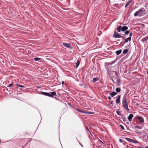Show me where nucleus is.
I'll return each mask as SVG.
<instances>
[{"label": "nucleus", "instance_id": "obj_1", "mask_svg": "<svg viewBox=\"0 0 148 148\" xmlns=\"http://www.w3.org/2000/svg\"><path fill=\"white\" fill-rule=\"evenodd\" d=\"M145 12V10L144 8H141L136 11L134 14L135 16H138L141 17L144 15Z\"/></svg>", "mask_w": 148, "mask_h": 148}, {"label": "nucleus", "instance_id": "obj_2", "mask_svg": "<svg viewBox=\"0 0 148 148\" xmlns=\"http://www.w3.org/2000/svg\"><path fill=\"white\" fill-rule=\"evenodd\" d=\"M122 106L123 108L127 111H128L130 110L128 108V103L125 97H123L122 99Z\"/></svg>", "mask_w": 148, "mask_h": 148}, {"label": "nucleus", "instance_id": "obj_3", "mask_svg": "<svg viewBox=\"0 0 148 148\" xmlns=\"http://www.w3.org/2000/svg\"><path fill=\"white\" fill-rule=\"evenodd\" d=\"M128 29L127 27L125 26H123L122 27L121 26H119L117 28L116 30L118 32H120L121 31L123 32L126 30Z\"/></svg>", "mask_w": 148, "mask_h": 148}, {"label": "nucleus", "instance_id": "obj_4", "mask_svg": "<svg viewBox=\"0 0 148 148\" xmlns=\"http://www.w3.org/2000/svg\"><path fill=\"white\" fill-rule=\"evenodd\" d=\"M113 36L115 38H124L123 36H121L120 34L116 32V31L114 32Z\"/></svg>", "mask_w": 148, "mask_h": 148}, {"label": "nucleus", "instance_id": "obj_5", "mask_svg": "<svg viewBox=\"0 0 148 148\" xmlns=\"http://www.w3.org/2000/svg\"><path fill=\"white\" fill-rule=\"evenodd\" d=\"M63 45L67 48H71V45L69 43H66V42H63L62 43Z\"/></svg>", "mask_w": 148, "mask_h": 148}, {"label": "nucleus", "instance_id": "obj_6", "mask_svg": "<svg viewBox=\"0 0 148 148\" xmlns=\"http://www.w3.org/2000/svg\"><path fill=\"white\" fill-rule=\"evenodd\" d=\"M120 98L121 96L120 95H119L116 100V103L117 104H118L120 102Z\"/></svg>", "mask_w": 148, "mask_h": 148}, {"label": "nucleus", "instance_id": "obj_7", "mask_svg": "<svg viewBox=\"0 0 148 148\" xmlns=\"http://www.w3.org/2000/svg\"><path fill=\"white\" fill-rule=\"evenodd\" d=\"M138 119L140 123H143L144 121V119L142 117L140 116L138 117Z\"/></svg>", "mask_w": 148, "mask_h": 148}, {"label": "nucleus", "instance_id": "obj_8", "mask_svg": "<svg viewBox=\"0 0 148 148\" xmlns=\"http://www.w3.org/2000/svg\"><path fill=\"white\" fill-rule=\"evenodd\" d=\"M133 116V115L132 114H130L127 117L128 120L130 121H131L132 120V118Z\"/></svg>", "mask_w": 148, "mask_h": 148}, {"label": "nucleus", "instance_id": "obj_9", "mask_svg": "<svg viewBox=\"0 0 148 148\" xmlns=\"http://www.w3.org/2000/svg\"><path fill=\"white\" fill-rule=\"evenodd\" d=\"M41 92L42 93V94L45 95H46L47 96H51V95H50V94L48 93L45 92Z\"/></svg>", "mask_w": 148, "mask_h": 148}, {"label": "nucleus", "instance_id": "obj_10", "mask_svg": "<svg viewBox=\"0 0 148 148\" xmlns=\"http://www.w3.org/2000/svg\"><path fill=\"white\" fill-rule=\"evenodd\" d=\"M117 94V93L115 92H112L110 94V95H111V96L112 97L116 95Z\"/></svg>", "mask_w": 148, "mask_h": 148}, {"label": "nucleus", "instance_id": "obj_11", "mask_svg": "<svg viewBox=\"0 0 148 148\" xmlns=\"http://www.w3.org/2000/svg\"><path fill=\"white\" fill-rule=\"evenodd\" d=\"M50 95H51V96H49V97H52L53 96L56 95V93L55 92H51Z\"/></svg>", "mask_w": 148, "mask_h": 148}, {"label": "nucleus", "instance_id": "obj_12", "mask_svg": "<svg viewBox=\"0 0 148 148\" xmlns=\"http://www.w3.org/2000/svg\"><path fill=\"white\" fill-rule=\"evenodd\" d=\"M132 1L131 0L128 1L126 3L125 6V8L127 7L129 5V4Z\"/></svg>", "mask_w": 148, "mask_h": 148}, {"label": "nucleus", "instance_id": "obj_13", "mask_svg": "<svg viewBox=\"0 0 148 148\" xmlns=\"http://www.w3.org/2000/svg\"><path fill=\"white\" fill-rule=\"evenodd\" d=\"M125 139L130 142H131V143H133V140L132 139H130V138H125Z\"/></svg>", "mask_w": 148, "mask_h": 148}, {"label": "nucleus", "instance_id": "obj_14", "mask_svg": "<svg viewBox=\"0 0 148 148\" xmlns=\"http://www.w3.org/2000/svg\"><path fill=\"white\" fill-rule=\"evenodd\" d=\"M131 39V37H129L127 38L125 40V42H128V41H130Z\"/></svg>", "mask_w": 148, "mask_h": 148}, {"label": "nucleus", "instance_id": "obj_15", "mask_svg": "<svg viewBox=\"0 0 148 148\" xmlns=\"http://www.w3.org/2000/svg\"><path fill=\"white\" fill-rule=\"evenodd\" d=\"M99 80V79L97 77H95V78H94L93 79L92 82H95L97 81H98Z\"/></svg>", "mask_w": 148, "mask_h": 148}, {"label": "nucleus", "instance_id": "obj_16", "mask_svg": "<svg viewBox=\"0 0 148 148\" xmlns=\"http://www.w3.org/2000/svg\"><path fill=\"white\" fill-rule=\"evenodd\" d=\"M121 51H122L121 50H118L116 51V53L117 54V55H119L121 53Z\"/></svg>", "mask_w": 148, "mask_h": 148}, {"label": "nucleus", "instance_id": "obj_17", "mask_svg": "<svg viewBox=\"0 0 148 148\" xmlns=\"http://www.w3.org/2000/svg\"><path fill=\"white\" fill-rule=\"evenodd\" d=\"M34 59L36 61H38L41 60V58H34Z\"/></svg>", "mask_w": 148, "mask_h": 148}, {"label": "nucleus", "instance_id": "obj_18", "mask_svg": "<svg viewBox=\"0 0 148 148\" xmlns=\"http://www.w3.org/2000/svg\"><path fill=\"white\" fill-rule=\"evenodd\" d=\"M128 50L127 49H126L123 51V53L124 54H125L126 53H127L128 52Z\"/></svg>", "mask_w": 148, "mask_h": 148}, {"label": "nucleus", "instance_id": "obj_19", "mask_svg": "<svg viewBox=\"0 0 148 148\" xmlns=\"http://www.w3.org/2000/svg\"><path fill=\"white\" fill-rule=\"evenodd\" d=\"M79 64V62L78 61H77V63H76L75 66L76 68H77Z\"/></svg>", "mask_w": 148, "mask_h": 148}, {"label": "nucleus", "instance_id": "obj_20", "mask_svg": "<svg viewBox=\"0 0 148 148\" xmlns=\"http://www.w3.org/2000/svg\"><path fill=\"white\" fill-rule=\"evenodd\" d=\"M121 91V89L119 88H116V91L117 92H119Z\"/></svg>", "mask_w": 148, "mask_h": 148}, {"label": "nucleus", "instance_id": "obj_21", "mask_svg": "<svg viewBox=\"0 0 148 148\" xmlns=\"http://www.w3.org/2000/svg\"><path fill=\"white\" fill-rule=\"evenodd\" d=\"M139 135H141L142 134V132H138V130H136L135 131Z\"/></svg>", "mask_w": 148, "mask_h": 148}, {"label": "nucleus", "instance_id": "obj_22", "mask_svg": "<svg viewBox=\"0 0 148 148\" xmlns=\"http://www.w3.org/2000/svg\"><path fill=\"white\" fill-rule=\"evenodd\" d=\"M147 134L146 133L145 135H143V139H145V138H146L147 137Z\"/></svg>", "mask_w": 148, "mask_h": 148}, {"label": "nucleus", "instance_id": "obj_23", "mask_svg": "<svg viewBox=\"0 0 148 148\" xmlns=\"http://www.w3.org/2000/svg\"><path fill=\"white\" fill-rule=\"evenodd\" d=\"M84 113H86L87 114H93V113L90 112H88V111H86L85 112L84 111Z\"/></svg>", "mask_w": 148, "mask_h": 148}, {"label": "nucleus", "instance_id": "obj_24", "mask_svg": "<svg viewBox=\"0 0 148 148\" xmlns=\"http://www.w3.org/2000/svg\"><path fill=\"white\" fill-rule=\"evenodd\" d=\"M135 127L136 128H138L139 129H142V127H140L139 126H138V125H136L135 126Z\"/></svg>", "mask_w": 148, "mask_h": 148}, {"label": "nucleus", "instance_id": "obj_25", "mask_svg": "<svg viewBox=\"0 0 148 148\" xmlns=\"http://www.w3.org/2000/svg\"><path fill=\"white\" fill-rule=\"evenodd\" d=\"M147 39H148V37H145V38H144L143 39V41H146Z\"/></svg>", "mask_w": 148, "mask_h": 148}, {"label": "nucleus", "instance_id": "obj_26", "mask_svg": "<svg viewBox=\"0 0 148 148\" xmlns=\"http://www.w3.org/2000/svg\"><path fill=\"white\" fill-rule=\"evenodd\" d=\"M76 110L77 111H79L81 112H82V113H84V111H82L78 109H76Z\"/></svg>", "mask_w": 148, "mask_h": 148}, {"label": "nucleus", "instance_id": "obj_27", "mask_svg": "<svg viewBox=\"0 0 148 148\" xmlns=\"http://www.w3.org/2000/svg\"><path fill=\"white\" fill-rule=\"evenodd\" d=\"M133 143H138V142L137 140H133Z\"/></svg>", "mask_w": 148, "mask_h": 148}, {"label": "nucleus", "instance_id": "obj_28", "mask_svg": "<svg viewBox=\"0 0 148 148\" xmlns=\"http://www.w3.org/2000/svg\"><path fill=\"white\" fill-rule=\"evenodd\" d=\"M16 85L20 87H24V86L23 85H21L18 84H16Z\"/></svg>", "mask_w": 148, "mask_h": 148}, {"label": "nucleus", "instance_id": "obj_29", "mask_svg": "<svg viewBox=\"0 0 148 148\" xmlns=\"http://www.w3.org/2000/svg\"><path fill=\"white\" fill-rule=\"evenodd\" d=\"M13 83H11L8 85L7 86L8 87H10L11 86H12L13 85Z\"/></svg>", "mask_w": 148, "mask_h": 148}, {"label": "nucleus", "instance_id": "obj_30", "mask_svg": "<svg viewBox=\"0 0 148 148\" xmlns=\"http://www.w3.org/2000/svg\"><path fill=\"white\" fill-rule=\"evenodd\" d=\"M125 33V34L127 35L129 33V31H126Z\"/></svg>", "mask_w": 148, "mask_h": 148}, {"label": "nucleus", "instance_id": "obj_31", "mask_svg": "<svg viewBox=\"0 0 148 148\" xmlns=\"http://www.w3.org/2000/svg\"><path fill=\"white\" fill-rule=\"evenodd\" d=\"M116 112L118 115H120L121 114L120 112L119 111H117Z\"/></svg>", "mask_w": 148, "mask_h": 148}, {"label": "nucleus", "instance_id": "obj_32", "mask_svg": "<svg viewBox=\"0 0 148 148\" xmlns=\"http://www.w3.org/2000/svg\"><path fill=\"white\" fill-rule=\"evenodd\" d=\"M86 130L88 131L89 132V130L88 129V127L87 126L85 127Z\"/></svg>", "mask_w": 148, "mask_h": 148}, {"label": "nucleus", "instance_id": "obj_33", "mask_svg": "<svg viewBox=\"0 0 148 148\" xmlns=\"http://www.w3.org/2000/svg\"><path fill=\"white\" fill-rule=\"evenodd\" d=\"M120 127L122 129H123V130H124V128L122 125H120Z\"/></svg>", "mask_w": 148, "mask_h": 148}, {"label": "nucleus", "instance_id": "obj_34", "mask_svg": "<svg viewBox=\"0 0 148 148\" xmlns=\"http://www.w3.org/2000/svg\"><path fill=\"white\" fill-rule=\"evenodd\" d=\"M114 73L115 75H116V72L115 71H113L112 72Z\"/></svg>", "mask_w": 148, "mask_h": 148}, {"label": "nucleus", "instance_id": "obj_35", "mask_svg": "<svg viewBox=\"0 0 148 148\" xmlns=\"http://www.w3.org/2000/svg\"><path fill=\"white\" fill-rule=\"evenodd\" d=\"M108 99L109 100H110L111 99V98L110 96H109Z\"/></svg>", "mask_w": 148, "mask_h": 148}, {"label": "nucleus", "instance_id": "obj_36", "mask_svg": "<svg viewBox=\"0 0 148 148\" xmlns=\"http://www.w3.org/2000/svg\"><path fill=\"white\" fill-rule=\"evenodd\" d=\"M138 148H148V146L147 147H145V148L141 147H139Z\"/></svg>", "mask_w": 148, "mask_h": 148}, {"label": "nucleus", "instance_id": "obj_37", "mask_svg": "<svg viewBox=\"0 0 148 148\" xmlns=\"http://www.w3.org/2000/svg\"><path fill=\"white\" fill-rule=\"evenodd\" d=\"M119 141L120 142L122 143V140L121 139H119Z\"/></svg>", "mask_w": 148, "mask_h": 148}, {"label": "nucleus", "instance_id": "obj_38", "mask_svg": "<svg viewBox=\"0 0 148 148\" xmlns=\"http://www.w3.org/2000/svg\"><path fill=\"white\" fill-rule=\"evenodd\" d=\"M132 33H130V36L131 37V36H132Z\"/></svg>", "mask_w": 148, "mask_h": 148}, {"label": "nucleus", "instance_id": "obj_39", "mask_svg": "<svg viewBox=\"0 0 148 148\" xmlns=\"http://www.w3.org/2000/svg\"><path fill=\"white\" fill-rule=\"evenodd\" d=\"M112 64V63H109V64H108V65H110V64Z\"/></svg>", "mask_w": 148, "mask_h": 148}, {"label": "nucleus", "instance_id": "obj_40", "mask_svg": "<svg viewBox=\"0 0 148 148\" xmlns=\"http://www.w3.org/2000/svg\"><path fill=\"white\" fill-rule=\"evenodd\" d=\"M62 84H64V82L63 81H62Z\"/></svg>", "mask_w": 148, "mask_h": 148}, {"label": "nucleus", "instance_id": "obj_41", "mask_svg": "<svg viewBox=\"0 0 148 148\" xmlns=\"http://www.w3.org/2000/svg\"><path fill=\"white\" fill-rule=\"evenodd\" d=\"M132 148V147H129V148Z\"/></svg>", "mask_w": 148, "mask_h": 148}]
</instances>
